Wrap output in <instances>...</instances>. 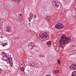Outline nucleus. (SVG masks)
<instances>
[{"label":"nucleus","mask_w":76,"mask_h":76,"mask_svg":"<svg viewBox=\"0 0 76 76\" xmlns=\"http://www.w3.org/2000/svg\"><path fill=\"white\" fill-rule=\"evenodd\" d=\"M71 40V38L67 37L64 35L62 36L61 39L59 40V45L60 47H61L62 48H63V45H65L66 43L69 42V41Z\"/></svg>","instance_id":"obj_1"},{"label":"nucleus","mask_w":76,"mask_h":76,"mask_svg":"<svg viewBox=\"0 0 76 76\" xmlns=\"http://www.w3.org/2000/svg\"><path fill=\"white\" fill-rule=\"evenodd\" d=\"M63 25L61 23H58L55 25V28L58 29H61L63 28Z\"/></svg>","instance_id":"obj_2"},{"label":"nucleus","mask_w":76,"mask_h":76,"mask_svg":"<svg viewBox=\"0 0 76 76\" xmlns=\"http://www.w3.org/2000/svg\"><path fill=\"white\" fill-rule=\"evenodd\" d=\"M39 38H40L41 39L44 38V39H45V38H48V34H47V33H43L41 35L39 34Z\"/></svg>","instance_id":"obj_3"},{"label":"nucleus","mask_w":76,"mask_h":76,"mask_svg":"<svg viewBox=\"0 0 76 76\" xmlns=\"http://www.w3.org/2000/svg\"><path fill=\"white\" fill-rule=\"evenodd\" d=\"M28 47L30 48H31V50H32L34 47H35V42H34L33 43L32 42H31L29 43L28 45Z\"/></svg>","instance_id":"obj_4"},{"label":"nucleus","mask_w":76,"mask_h":76,"mask_svg":"<svg viewBox=\"0 0 76 76\" xmlns=\"http://www.w3.org/2000/svg\"><path fill=\"white\" fill-rule=\"evenodd\" d=\"M69 68L71 69H76V65L72 64L69 66Z\"/></svg>","instance_id":"obj_5"},{"label":"nucleus","mask_w":76,"mask_h":76,"mask_svg":"<svg viewBox=\"0 0 76 76\" xmlns=\"http://www.w3.org/2000/svg\"><path fill=\"white\" fill-rule=\"evenodd\" d=\"M7 30L6 31L7 32H12V28L10 26H7Z\"/></svg>","instance_id":"obj_6"},{"label":"nucleus","mask_w":76,"mask_h":76,"mask_svg":"<svg viewBox=\"0 0 76 76\" xmlns=\"http://www.w3.org/2000/svg\"><path fill=\"white\" fill-rule=\"evenodd\" d=\"M53 3L55 5V6L56 7H58L59 6V5H58V2H57L56 1H54Z\"/></svg>","instance_id":"obj_7"},{"label":"nucleus","mask_w":76,"mask_h":76,"mask_svg":"<svg viewBox=\"0 0 76 76\" xmlns=\"http://www.w3.org/2000/svg\"><path fill=\"white\" fill-rule=\"evenodd\" d=\"M7 58V60L9 61V62H11L12 61V58L11 57H8Z\"/></svg>","instance_id":"obj_8"},{"label":"nucleus","mask_w":76,"mask_h":76,"mask_svg":"<svg viewBox=\"0 0 76 76\" xmlns=\"http://www.w3.org/2000/svg\"><path fill=\"white\" fill-rule=\"evenodd\" d=\"M8 56H3V57L2 58V59L3 60L6 61V60H7V58Z\"/></svg>","instance_id":"obj_9"},{"label":"nucleus","mask_w":76,"mask_h":76,"mask_svg":"<svg viewBox=\"0 0 76 76\" xmlns=\"http://www.w3.org/2000/svg\"><path fill=\"white\" fill-rule=\"evenodd\" d=\"M34 15L32 14V13H30V18L31 19H32L34 18Z\"/></svg>","instance_id":"obj_10"},{"label":"nucleus","mask_w":76,"mask_h":76,"mask_svg":"<svg viewBox=\"0 0 76 76\" xmlns=\"http://www.w3.org/2000/svg\"><path fill=\"white\" fill-rule=\"evenodd\" d=\"M47 44L48 45V47H50L51 45V41H49L47 42Z\"/></svg>","instance_id":"obj_11"},{"label":"nucleus","mask_w":76,"mask_h":76,"mask_svg":"<svg viewBox=\"0 0 76 76\" xmlns=\"http://www.w3.org/2000/svg\"><path fill=\"white\" fill-rule=\"evenodd\" d=\"M72 76H76V71H74L72 73Z\"/></svg>","instance_id":"obj_12"},{"label":"nucleus","mask_w":76,"mask_h":76,"mask_svg":"<svg viewBox=\"0 0 76 76\" xmlns=\"http://www.w3.org/2000/svg\"><path fill=\"white\" fill-rule=\"evenodd\" d=\"M23 18V16H22V14H20L18 17V19H19V20H21V19H22Z\"/></svg>","instance_id":"obj_13"},{"label":"nucleus","mask_w":76,"mask_h":76,"mask_svg":"<svg viewBox=\"0 0 76 76\" xmlns=\"http://www.w3.org/2000/svg\"><path fill=\"white\" fill-rule=\"evenodd\" d=\"M7 45V43H4L1 44V45L3 47H5L6 45Z\"/></svg>","instance_id":"obj_14"},{"label":"nucleus","mask_w":76,"mask_h":76,"mask_svg":"<svg viewBox=\"0 0 76 76\" xmlns=\"http://www.w3.org/2000/svg\"><path fill=\"white\" fill-rule=\"evenodd\" d=\"M20 70L21 72H23V70H24V68H23V67L21 66L20 67Z\"/></svg>","instance_id":"obj_15"},{"label":"nucleus","mask_w":76,"mask_h":76,"mask_svg":"<svg viewBox=\"0 0 76 76\" xmlns=\"http://www.w3.org/2000/svg\"><path fill=\"white\" fill-rule=\"evenodd\" d=\"M59 72V71L58 70H55L54 72V73L55 74H57Z\"/></svg>","instance_id":"obj_16"},{"label":"nucleus","mask_w":76,"mask_h":76,"mask_svg":"<svg viewBox=\"0 0 76 76\" xmlns=\"http://www.w3.org/2000/svg\"><path fill=\"white\" fill-rule=\"evenodd\" d=\"M47 20L48 21L50 20V16H48L47 18Z\"/></svg>","instance_id":"obj_17"},{"label":"nucleus","mask_w":76,"mask_h":76,"mask_svg":"<svg viewBox=\"0 0 76 76\" xmlns=\"http://www.w3.org/2000/svg\"><path fill=\"white\" fill-rule=\"evenodd\" d=\"M31 18H28V21L29 22H31Z\"/></svg>","instance_id":"obj_18"},{"label":"nucleus","mask_w":76,"mask_h":76,"mask_svg":"<svg viewBox=\"0 0 76 76\" xmlns=\"http://www.w3.org/2000/svg\"><path fill=\"white\" fill-rule=\"evenodd\" d=\"M58 63L59 64H61L60 61V60L59 59L58 60Z\"/></svg>","instance_id":"obj_19"},{"label":"nucleus","mask_w":76,"mask_h":76,"mask_svg":"<svg viewBox=\"0 0 76 76\" xmlns=\"http://www.w3.org/2000/svg\"><path fill=\"white\" fill-rule=\"evenodd\" d=\"M9 63L11 66H12V65H13V63H11V62H10Z\"/></svg>","instance_id":"obj_20"},{"label":"nucleus","mask_w":76,"mask_h":76,"mask_svg":"<svg viewBox=\"0 0 76 76\" xmlns=\"http://www.w3.org/2000/svg\"><path fill=\"white\" fill-rule=\"evenodd\" d=\"M42 57H45V56L44 55H43L42 56Z\"/></svg>","instance_id":"obj_21"},{"label":"nucleus","mask_w":76,"mask_h":76,"mask_svg":"<svg viewBox=\"0 0 76 76\" xmlns=\"http://www.w3.org/2000/svg\"><path fill=\"white\" fill-rule=\"evenodd\" d=\"M14 2H16L17 1V0H12Z\"/></svg>","instance_id":"obj_22"},{"label":"nucleus","mask_w":76,"mask_h":76,"mask_svg":"<svg viewBox=\"0 0 76 76\" xmlns=\"http://www.w3.org/2000/svg\"><path fill=\"white\" fill-rule=\"evenodd\" d=\"M31 23H28V25H31Z\"/></svg>","instance_id":"obj_23"},{"label":"nucleus","mask_w":76,"mask_h":76,"mask_svg":"<svg viewBox=\"0 0 76 76\" xmlns=\"http://www.w3.org/2000/svg\"><path fill=\"white\" fill-rule=\"evenodd\" d=\"M34 17H35V19H36V18H37V16H34Z\"/></svg>","instance_id":"obj_24"},{"label":"nucleus","mask_w":76,"mask_h":76,"mask_svg":"<svg viewBox=\"0 0 76 76\" xmlns=\"http://www.w3.org/2000/svg\"><path fill=\"white\" fill-rule=\"evenodd\" d=\"M20 1V0H18V2H19Z\"/></svg>","instance_id":"obj_25"},{"label":"nucleus","mask_w":76,"mask_h":76,"mask_svg":"<svg viewBox=\"0 0 76 76\" xmlns=\"http://www.w3.org/2000/svg\"><path fill=\"white\" fill-rule=\"evenodd\" d=\"M0 28H1V25L0 24Z\"/></svg>","instance_id":"obj_26"},{"label":"nucleus","mask_w":76,"mask_h":76,"mask_svg":"<svg viewBox=\"0 0 76 76\" xmlns=\"http://www.w3.org/2000/svg\"><path fill=\"white\" fill-rule=\"evenodd\" d=\"M37 34H39L38 33Z\"/></svg>","instance_id":"obj_27"}]
</instances>
